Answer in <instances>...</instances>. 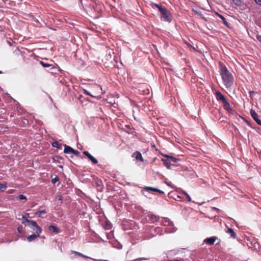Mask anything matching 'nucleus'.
Here are the masks:
<instances>
[{
	"instance_id": "1",
	"label": "nucleus",
	"mask_w": 261,
	"mask_h": 261,
	"mask_svg": "<svg viewBox=\"0 0 261 261\" xmlns=\"http://www.w3.org/2000/svg\"><path fill=\"white\" fill-rule=\"evenodd\" d=\"M221 75L224 83L225 87L227 89L230 88L233 83L232 75L228 71L226 67L220 64Z\"/></svg>"
},
{
	"instance_id": "2",
	"label": "nucleus",
	"mask_w": 261,
	"mask_h": 261,
	"mask_svg": "<svg viewBox=\"0 0 261 261\" xmlns=\"http://www.w3.org/2000/svg\"><path fill=\"white\" fill-rule=\"evenodd\" d=\"M160 12L164 21L168 22H171L172 21V19L171 13L166 7H164Z\"/></svg>"
},
{
	"instance_id": "3",
	"label": "nucleus",
	"mask_w": 261,
	"mask_h": 261,
	"mask_svg": "<svg viewBox=\"0 0 261 261\" xmlns=\"http://www.w3.org/2000/svg\"><path fill=\"white\" fill-rule=\"evenodd\" d=\"M35 233L39 234L41 233L42 229L40 227L36 221H33L32 223L28 226Z\"/></svg>"
},
{
	"instance_id": "4",
	"label": "nucleus",
	"mask_w": 261,
	"mask_h": 261,
	"mask_svg": "<svg viewBox=\"0 0 261 261\" xmlns=\"http://www.w3.org/2000/svg\"><path fill=\"white\" fill-rule=\"evenodd\" d=\"M222 103L224 109L229 114H232L233 112V110L232 108L230 106L229 102L226 99Z\"/></svg>"
},
{
	"instance_id": "5",
	"label": "nucleus",
	"mask_w": 261,
	"mask_h": 261,
	"mask_svg": "<svg viewBox=\"0 0 261 261\" xmlns=\"http://www.w3.org/2000/svg\"><path fill=\"white\" fill-rule=\"evenodd\" d=\"M250 114L253 120L259 125L261 126V120L258 118V116L256 112L251 109L250 110Z\"/></svg>"
},
{
	"instance_id": "6",
	"label": "nucleus",
	"mask_w": 261,
	"mask_h": 261,
	"mask_svg": "<svg viewBox=\"0 0 261 261\" xmlns=\"http://www.w3.org/2000/svg\"><path fill=\"white\" fill-rule=\"evenodd\" d=\"M217 239V237L213 236L204 239L203 241V243L208 245H212L214 244L215 242Z\"/></svg>"
},
{
	"instance_id": "7",
	"label": "nucleus",
	"mask_w": 261,
	"mask_h": 261,
	"mask_svg": "<svg viewBox=\"0 0 261 261\" xmlns=\"http://www.w3.org/2000/svg\"><path fill=\"white\" fill-rule=\"evenodd\" d=\"M83 153L94 164H97L98 161L94 156H93L88 151H84Z\"/></svg>"
},
{
	"instance_id": "8",
	"label": "nucleus",
	"mask_w": 261,
	"mask_h": 261,
	"mask_svg": "<svg viewBox=\"0 0 261 261\" xmlns=\"http://www.w3.org/2000/svg\"><path fill=\"white\" fill-rule=\"evenodd\" d=\"M162 226H165L166 228L168 226L172 225V222L170 221L168 218H164L161 221H159Z\"/></svg>"
},
{
	"instance_id": "9",
	"label": "nucleus",
	"mask_w": 261,
	"mask_h": 261,
	"mask_svg": "<svg viewBox=\"0 0 261 261\" xmlns=\"http://www.w3.org/2000/svg\"><path fill=\"white\" fill-rule=\"evenodd\" d=\"M162 161L163 162L164 166L166 167L167 169H170L171 168V162L168 157H165V158H163L162 159Z\"/></svg>"
},
{
	"instance_id": "10",
	"label": "nucleus",
	"mask_w": 261,
	"mask_h": 261,
	"mask_svg": "<svg viewBox=\"0 0 261 261\" xmlns=\"http://www.w3.org/2000/svg\"><path fill=\"white\" fill-rule=\"evenodd\" d=\"M152 230L154 231V233L153 234V236H155L156 234L162 235L165 233L164 229L159 226L153 228Z\"/></svg>"
},
{
	"instance_id": "11",
	"label": "nucleus",
	"mask_w": 261,
	"mask_h": 261,
	"mask_svg": "<svg viewBox=\"0 0 261 261\" xmlns=\"http://www.w3.org/2000/svg\"><path fill=\"white\" fill-rule=\"evenodd\" d=\"M132 157L134 158L136 160L138 161H143V158L142 154L138 151H135L132 154Z\"/></svg>"
},
{
	"instance_id": "12",
	"label": "nucleus",
	"mask_w": 261,
	"mask_h": 261,
	"mask_svg": "<svg viewBox=\"0 0 261 261\" xmlns=\"http://www.w3.org/2000/svg\"><path fill=\"white\" fill-rule=\"evenodd\" d=\"M216 96L217 100L218 101H221L222 102L226 100V97L220 91L216 92Z\"/></svg>"
},
{
	"instance_id": "13",
	"label": "nucleus",
	"mask_w": 261,
	"mask_h": 261,
	"mask_svg": "<svg viewBox=\"0 0 261 261\" xmlns=\"http://www.w3.org/2000/svg\"><path fill=\"white\" fill-rule=\"evenodd\" d=\"M21 220H22V223L23 224H24L25 225H27V226H29V224H31L32 223V222L34 221L32 220L28 219V217L25 215H23L22 216Z\"/></svg>"
},
{
	"instance_id": "14",
	"label": "nucleus",
	"mask_w": 261,
	"mask_h": 261,
	"mask_svg": "<svg viewBox=\"0 0 261 261\" xmlns=\"http://www.w3.org/2000/svg\"><path fill=\"white\" fill-rule=\"evenodd\" d=\"M175 227L174 226V224L172 223V225L171 226H168L166 228L164 229V231L165 233H172L176 231Z\"/></svg>"
},
{
	"instance_id": "15",
	"label": "nucleus",
	"mask_w": 261,
	"mask_h": 261,
	"mask_svg": "<svg viewBox=\"0 0 261 261\" xmlns=\"http://www.w3.org/2000/svg\"><path fill=\"white\" fill-rule=\"evenodd\" d=\"M149 191H153V192H158V188H153V187H145L144 188V189L142 191V193L145 196H147L145 193H144V191H146V192H148Z\"/></svg>"
},
{
	"instance_id": "16",
	"label": "nucleus",
	"mask_w": 261,
	"mask_h": 261,
	"mask_svg": "<svg viewBox=\"0 0 261 261\" xmlns=\"http://www.w3.org/2000/svg\"><path fill=\"white\" fill-rule=\"evenodd\" d=\"M48 230L49 231H52L56 233H58L61 232V229L59 227L53 225L48 226Z\"/></svg>"
},
{
	"instance_id": "17",
	"label": "nucleus",
	"mask_w": 261,
	"mask_h": 261,
	"mask_svg": "<svg viewBox=\"0 0 261 261\" xmlns=\"http://www.w3.org/2000/svg\"><path fill=\"white\" fill-rule=\"evenodd\" d=\"M39 237H40L39 234H38L37 233H34V234L29 236L27 237V239L29 242H31L34 241L36 239H37V238H38Z\"/></svg>"
},
{
	"instance_id": "18",
	"label": "nucleus",
	"mask_w": 261,
	"mask_h": 261,
	"mask_svg": "<svg viewBox=\"0 0 261 261\" xmlns=\"http://www.w3.org/2000/svg\"><path fill=\"white\" fill-rule=\"evenodd\" d=\"M73 148L69 146L64 145V152L66 154L72 153Z\"/></svg>"
},
{
	"instance_id": "19",
	"label": "nucleus",
	"mask_w": 261,
	"mask_h": 261,
	"mask_svg": "<svg viewBox=\"0 0 261 261\" xmlns=\"http://www.w3.org/2000/svg\"><path fill=\"white\" fill-rule=\"evenodd\" d=\"M148 217H149V220L150 221H152V222L153 223L155 221H159V220L160 219V217L159 216H156V215H153V214H151V215H148Z\"/></svg>"
},
{
	"instance_id": "20",
	"label": "nucleus",
	"mask_w": 261,
	"mask_h": 261,
	"mask_svg": "<svg viewBox=\"0 0 261 261\" xmlns=\"http://www.w3.org/2000/svg\"><path fill=\"white\" fill-rule=\"evenodd\" d=\"M228 234H230V236L234 239L237 237L236 233L234 231L233 229L229 228L228 229V230L226 231Z\"/></svg>"
},
{
	"instance_id": "21",
	"label": "nucleus",
	"mask_w": 261,
	"mask_h": 261,
	"mask_svg": "<svg viewBox=\"0 0 261 261\" xmlns=\"http://www.w3.org/2000/svg\"><path fill=\"white\" fill-rule=\"evenodd\" d=\"M216 14H217V15L221 19V20H222L223 23L226 26H228V23L227 21V20L225 19V18L223 15H222L221 14H219L218 13H217Z\"/></svg>"
},
{
	"instance_id": "22",
	"label": "nucleus",
	"mask_w": 261,
	"mask_h": 261,
	"mask_svg": "<svg viewBox=\"0 0 261 261\" xmlns=\"http://www.w3.org/2000/svg\"><path fill=\"white\" fill-rule=\"evenodd\" d=\"M46 213V211L45 210L38 211L35 213V215L38 217H41V214H45Z\"/></svg>"
},
{
	"instance_id": "23",
	"label": "nucleus",
	"mask_w": 261,
	"mask_h": 261,
	"mask_svg": "<svg viewBox=\"0 0 261 261\" xmlns=\"http://www.w3.org/2000/svg\"><path fill=\"white\" fill-rule=\"evenodd\" d=\"M165 157H168L170 159L171 162H173V163H176L179 160L177 158H176L172 156H169L168 155H166L165 156Z\"/></svg>"
},
{
	"instance_id": "24",
	"label": "nucleus",
	"mask_w": 261,
	"mask_h": 261,
	"mask_svg": "<svg viewBox=\"0 0 261 261\" xmlns=\"http://www.w3.org/2000/svg\"><path fill=\"white\" fill-rule=\"evenodd\" d=\"M40 63L43 67L45 68H48L52 66V65L43 61H40Z\"/></svg>"
},
{
	"instance_id": "25",
	"label": "nucleus",
	"mask_w": 261,
	"mask_h": 261,
	"mask_svg": "<svg viewBox=\"0 0 261 261\" xmlns=\"http://www.w3.org/2000/svg\"><path fill=\"white\" fill-rule=\"evenodd\" d=\"M52 146L54 147L60 149L61 148V144H59L57 141H55L52 143Z\"/></svg>"
},
{
	"instance_id": "26",
	"label": "nucleus",
	"mask_w": 261,
	"mask_h": 261,
	"mask_svg": "<svg viewBox=\"0 0 261 261\" xmlns=\"http://www.w3.org/2000/svg\"><path fill=\"white\" fill-rule=\"evenodd\" d=\"M6 185L0 183V191L3 192L6 189Z\"/></svg>"
},
{
	"instance_id": "27",
	"label": "nucleus",
	"mask_w": 261,
	"mask_h": 261,
	"mask_svg": "<svg viewBox=\"0 0 261 261\" xmlns=\"http://www.w3.org/2000/svg\"><path fill=\"white\" fill-rule=\"evenodd\" d=\"M232 2L234 5L237 6H240L241 5V0H232Z\"/></svg>"
},
{
	"instance_id": "28",
	"label": "nucleus",
	"mask_w": 261,
	"mask_h": 261,
	"mask_svg": "<svg viewBox=\"0 0 261 261\" xmlns=\"http://www.w3.org/2000/svg\"><path fill=\"white\" fill-rule=\"evenodd\" d=\"M152 5L153 6H154V7H155L156 8H158L159 11H160L164 7H162V6H161L159 4H155V3H152Z\"/></svg>"
},
{
	"instance_id": "29",
	"label": "nucleus",
	"mask_w": 261,
	"mask_h": 261,
	"mask_svg": "<svg viewBox=\"0 0 261 261\" xmlns=\"http://www.w3.org/2000/svg\"><path fill=\"white\" fill-rule=\"evenodd\" d=\"M74 253H75V254H78V255H80V256H82V257H85V258H90V259H92L91 258H90V257H88V256H86V255H84V254H83L82 253H79V252H76V251H75V252H74Z\"/></svg>"
},
{
	"instance_id": "30",
	"label": "nucleus",
	"mask_w": 261,
	"mask_h": 261,
	"mask_svg": "<svg viewBox=\"0 0 261 261\" xmlns=\"http://www.w3.org/2000/svg\"><path fill=\"white\" fill-rule=\"evenodd\" d=\"M59 180V178L56 176L55 178L51 179V182L53 184H55L56 182Z\"/></svg>"
},
{
	"instance_id": "31",
	"label": "nucleus",
	"mask_w": 261,
	"mask_h": 261,
	"mask_svg": "<svg viewBox=\"0 0 261 261\" xmlns=\"http://www.w3.org/2000/svg\"><path fill=\"white\" fill-rule=\"evenodd\" d=\"M84 93L87 95H89L92 97H95V96L92 95L88 90H87L86 89H84Z\"/></svg>"
},
{
	"instance_id": "32",
	"label": "nucleus",
	"mask_w": 261,
	"mask_h": 261,
	"mask_svg": "<svg viewBox=\"0 0 261 261\" xmlns=\"http://www.w3.org/2000/svg\"><path fill=\"white\" fill-rule=\"evenodd\" d=\"M148 260V259L147 258L140 257V258H138L134 260V261H141V260Z\"/></svg>"
},
{
	"instance_id": "33",
	"label": "nucleus",
	"mask_w": 261,
	"mask_h": 261,
	"mask_svg": "<svg viewBox=\"0 0 261 261\" xmlns=\"http://www.w3.org/2000/svg\"><path fill=\"white\" fill-rule=\"evenodd\" d=\"M71 154H73L75 155H78L80 154V152L77 150H74L73 149Z\"/></svg>"
},
{
	"instance_id": "34",
	"label": "nucleus",
	"mask_w": 261,
	"mask_h": 261,
	"mask_svg": "<svg viewBox=\"0 0 261 261\" xmlns=\"http://www.w3.org/2000/svg\"><path fill=\"white\" fill-rule=\"evenodd\" d=\"M18 197H19V199L20 200H27V197L24 195H22V194L19 195Z\"/></svg>"
},
{
	"instance_id": "35",
	"label": "nucleus",
	"mask_w": 261,
	"mask_h": 261,
	"mask_svg": "<svg viewBox=\"0 0 261 261\" xmlns=\"http://www.w3.org/2000/svg\"><path fill=\"white\" fill-rule=\"evenodd\" d=\"M53 159L55 161H57L62 159V158L59 155H56L54 157Z\"/></svg>"
},
{
	"instance_id": "36",
	"label": "nucleus",
	"mask_w": 261,
	"mask_h": 261,
	"mask_svg": "<svg viewBox=\"0 0 261 261\" xmlns=\"http://www.w3.org/2000/svg\"><path fill=\"white\" fill-rule=\"evenodd\" d=\"M22 122L24 124V125H27L29 123L28 120L27 119H25V118H23L22 119Z\"/></svg>"
},
{
	"instance_id": "37",
	"label": "nucleus",
	"mask_w": 261,
	"mask_h": 261,
	"mask_svg": "<svg viewBox=\"0 0 261 261\" xmlns=\"http://www.w3.org/2000/svg\"><path fill=\"white\" fill-rule=\"evenodd\" d=\"M255 3L259 5V6H261V0H254Z\"/></svg>"
},
{
	"instance_id": "38",
	"label": "nucleus",
	"mask_w": 261,
	"mask_h": 261,
	"mask_svg": "<svg viewBox=\"0 0 261 261\" xmlns=\"http://www.w3.org/2000/svg\"><path fill=\"white\" fill-rule=\"evenodd\" d=\"M190 176L191 178L194 177L195 176V173L194 171H191Z\"/></svg>"
},
{
	"instance_id": "39",
	"label": "nucleus",
	"mask_w": 261,
	"mask_h": 261,
	"mask_svg": "<svg viewBox=\"0 0 261 261\" xmlns=\"http://www.w3.org/2000/svg\"><path fill=\"white\" fill-rule=\"evenodd\" d=\"M17 231L19 233H21L22 232V226H19L17 227Z\"/></svg>"
},
{
	"instance_id": "40",
	"label": "nucleus",
	"mask_w": 261,
	"mask_h": 261,
	"mask_svg": "<svg viewBox=\"0 0 261 261\" xmlns=\"http://www.w3.org/2000/svg\"><path fill=\"white\" fill-rule=\"evenodd\" d=\"M187 198V200L189 202H190L191 201V197L190 196V195L188 194L187 195H186Z\"/></svg>"
},
{
	"instance_id": "41",
	"label": "nucleus",
	"mask_w": 261,
	"mask_h": 261,
	"mask_svg": "<svg viewBox=\"0 0 261 261\" xmlns=\"http://www.w3.org/2000/svg\"><path fill=\"white\" fill-rule=\"evenodd\" d=\"M254 242L253 247H256V246H258V243L255 241V240H254Z\"/></svg>"
},
{
	"instance_id": "42",
	"label": "nucleus",
	"mask_w": 261,
	"mask_h": 261,
	"mask_svg": "<svg viewBox=\"0 0 261 261\" xmlns=\"http://www.w3.org/2000/svg\"><path fill=\"white\" fill-rule=\"evenodd\" d=\"M256 38L257 39L261 42V35H257Z\"/></svg>"
},
{
	"instance_id": "43",
	"label": "nucleus",
	"mask_w": 261,
	"mask_h": 261,
	"mask_svg": "<svg viewBox=\"0 0 261 261\" xmlns=\"http://www.w3.org/2000/svg\"><path fill=\"white\" fill-rule=\"evenodd\" d=\"M177 198H179L180 201H183L184 200L183 198L180 195H177Z\"/></svg>"
},
{
	"instance_id": "44",
	"label": "nucleus",
	"mask_w": 261,
	"mask_h": 261,
	"mask_svg": "<svg viewBox=\"0 0 261 261\" xmlns=\"http://www.w3.org/2000/svg\"><path fill=\"white\" fill-rule=\"evenodd\" d=\"M157 192H158L159 193H161V194H164V192L163 191H162V190H160L159 189H158V191Z\"/></svg>"
},
{
	"instance_id": "45",
	"label": "nucleus",
	"mask_w": 261,
	"mask_h": 261,
	"mask_svg": "<svg viewBox=\"0 0 261 261\" xmlns=\"http://www.w3.org/2000/svg\"><path fill=\"white\" fill-rule=\"evenodd\" d=\"M249 94H250V95L251 96L252 95H253V94H254V92L252 91H250L249 92Z\"/></svg>"
},
{
	"instance_id": "46",
	"label": "nucleus",
	"mask_w": 261,
	"mask_h": 261,
	"mask_svg": "<svg viewBox=\"0 0 261 261\" xmlns=\"http://www.w3.org/2000/svg\"><path fill=\"white\" fill-rule=\"evenodd\" d=\"M181 193H183L185 195L188 194V193L186 191H182Z\"/></svg>"
},
{
	"instance_id": "47",
	"label": "nucleus",
	"mask_w": 261,
	"mask_h": 261,
	"mask_svg": "<svg viewBox=\"0 0 261 261\" xmlns=\"http://www.w3.org/2000/svg\"><path fill=\"white\" fill-rule=\"evenodd\" d=\"M58 200H62V196H61V195H60V196H59L58 197Z\"/></svg>"
},
{
	"instance_id": "48",
	"label": "nucleus",
	"mask_w": 261,
	"mask_h": 261,
	"mask_svg": "<svg viewBox=\"0 0 261 261\" xmlns=\"http://www.w3.org/2000/svg\"><path fill=\"white\" fill-rule=\"evenodd\" d=\"M167 261H180V260H179L178 259H175V260H168Z\"/></svg>"
},
{
	"instance_id": "49",
	"label": "nucleus",
	"mask_w": 261,
	"mask_h": 261,
	"mask_svg": "<svg viewBox=\"0 0 261 261\" xmlns=\"http://www.w3.org/2000/svg\"><path fill=\"white\" fill-rule=\"evenodd\" d=\"M40 238H42V239H45V237L44 236H41V237H40Z\"/></svg>"
},
{
	"instance_id": "50",
	"label": "nucleus",
	"mask_w": 261,
	"mask_h": 261,
	"mask_svg": "<svg viewBox=\"0 0 261 261\" xmlns=\"http://www.w3.org/2000/svg\"><path fill=\"white\" fill-rule=\"evenodd\" d=\"M214 209H215V210H219L218 208H216V207H213Z\"/></svg>"
},
{
	"instance_id": "51",
	"label": "nucleus",
	"mask_w": 261,
	"mask_h": 261,
	"mask_svg": "<svg viewBox=\"0 0 261 261\" xmlns=\"http://www.w3.org/2000/svg\"><path fill=\"white\" fill-rule=\"evenodd\" d=\"M2 73H3L2 71H1V70H0V74H2Z\"/></svg>"
},
{
	"instance_id": "52",
	"label": "nucleus",
	"mask_w": 261,
	"mask_h": 261,
	"mask_svg": "<svg viewBox=\"0 0 261 261\" xmlns=\"http://www.w3.org/2000/svg\"><path fill=\"white\" fill-rule=\"evenodd\" d=\"M13 116V114H11V117H12Z\"/></svg>"
}]
</instances>
